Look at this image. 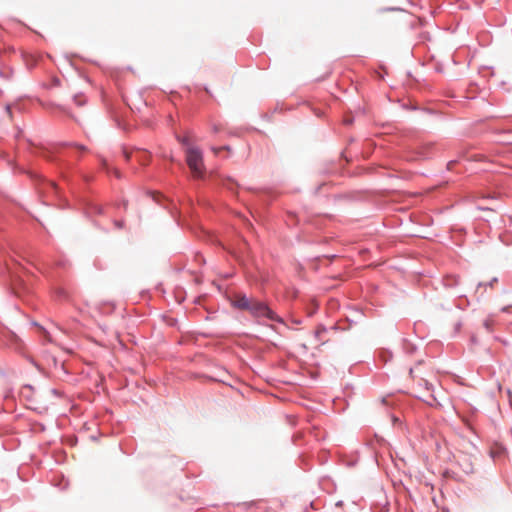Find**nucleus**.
Returning a JSON list of instances; mask_svg holds the SVG:
<instances>
[{
  "label": "nucleus",
  "instance_id": "nucleus-7",
  "mask_svg": "<svg viewBox=\"0 0 512 512\" xmlns=\"http://www.w3.org/2000/svg\"><path fill=\"white\" fill-rule=\"evenodd\" d=\"M74 146H75L77 149L81 150V151H86V150H87V148H86L85 146H83V145L75 144Z\"/></svg>",
  "mask_w": 512,
  "mask_h": 512
},
{
  "label": "nucleus",
  "instance_id": "nucleus-12",
  "mask_svg": "<svg viewBox=\"0 0 512 512\" xmlns=\"http://www.w3.org/2000/svg\"><path fill=\"white\" fill-rule=\"evenodd\" d=\"M183 144H188V139L187 138H184L182 140H180Z\"/></svg>",
  "mask_w": 512,
  "mask_h": 512
},
{
  "label": "nucleus",
  "instance_id": "nucleus-11",
  "mask_svg": "<svg viewBox=\"0 0 512 512\" xmlns=\"http://www.w3.org/2000/svg\"><path fill=\"white\" fill-rule=\"evenodd\" d=\"M113 171H114V174H115L117 177H120V173H119V171H118L117 169H114Z\"/></svg>",
  "mask_w": 512,
  "mask_h": 512
},
{
  "label": "nucleus",
  "instance_id": "nucleus-3",
  "mask_svg": "<svg viewBox=\"0 0 512 512\" xmlns=\"http://www.w3.org/2000/svg\"><path fill=\"white\" fill-rule=\"evenodd\" d=\"M253 298H248L245 295L237 294L235 295L232 303L236 308L242 310H249Z\"/></svg>",
  "mask_w": 512,
  "mask_h": 512
},
{
  "label": "nucleus",
  "instance_id": "nucleus-5",
  "mask_svg": "<svg viewBox=\"0 0 512 512\" xmlns=\"http://www.w3.org/2000/svg\"><path fill=\"white\" fill-rule=\"evenodd\" d=\"M74 101H75V103H76L77 105H79V106L83 105V104H84V102H85V100H83L81 97H78V96H76V97L74 98Z\"/></svg>",
  "mask_w": 512,
  "mask_h": 512
},
{
  "label": "nucleus",
  "instance_id": "nucleus-13",
  "mask_svg": "<svg viewBox=\"0 0 512 512\" xmlns=\"http://www.w3.org/2000/svg\"><path fill=\"white\" fill-rule=\"evenodd\" d=\"M6 110H7L8 114L11 116V109H10V106H7V107H6Z\"/></svg>",
  "mask_w": 512,
  "mask_h": 512
},
{
  "label": "nucleus",
  "instance_id": "nucleus-4",
  "mask_svg": "<svg viewBox=\"0 0 512 512\" xmlns=\"http://www.w3.org/2000/svg\"><path fill=\"white\" fill-rule=\"evenodd\" d=\"M493 325H494V320L490 317L486 318L483 321V326L487 329V331H492Z\"/></svg>",
  "mask_w": 512,
  "mask_h": 512
},
{
  "label": "nucleus",
  "instance_id": "nucleus-2",
  "mask_svg": "<svg viewBox=\"0 0 512 512\" xmlns=\"http://www.w3.org/2000/svg\"><path fill=\"white\" fill-rule=\"evenodd\" d=\"M248 311H250L256 317L265 316L271 320L276 319L273 311H271L264 303L255 299L252 300Z\"/></svg>",
  "mask_w": 512,
  "mask_h": 512
},
{
  "label": "nucleus",
  "instance_id": "nucleus-1",
  "mask_svg": "<svg viewBox=\"0 0 512 512\" xmlns=\"http://www.w3.org/2000/svg\"><path fill=\"white\" fill-rule=\"evenodd\" d=\"M186 162L195 178H202L204 175L203 155L199 148L189 147L186 150Z\"/></svg>",
  "mask_w": 512,
  "mask_h": 512
},
{
  "label": "nucleus",
  "instance_id": "nucleus-6",
  "mask_svg": "<svg viewBox=\"0 0 512 512\" xmlns=\"http://www.w3.org/2000/svg\"><path fill=\"white\" fill-rule=\"evenodd\" d=\"M230 148L228 146H223V147H220V148H213V151L215 154H218L220 151L222 150H229Z\"/></svg>",
  "mask_w": 512,
  "mask_h": 512
},
{
  "label": "nucleus",
  "instance_id": "nucleus-14",
  "mask_svg": "<svg viewBox=\"0 0 512 512\" xmlns=\"http://www.w3.org/2000/svg\"><path fill=\"white\" fill-rule=\"evenodd\" d=\"M322 331H325V328L318 329L317 333L319 334Z\"/></svg>",
  "mask_w": 512,
  "mask_h": 512
},
{
  "label": "nucleus",
  "instance_id": "nucleus-10",
  "mask_svg": "<svg viewBox=\"0 0 512 512\" xmlns=\"http://www.w3.org/2000/svg\"><path fill=\"white\" fill-rule=\"evenodd\" d=\"M47 185L49 186V188L53 189V190H56V185L55 183L53 182H48Z\"/></svg>",
  "mask_w": 512,
  "mask_h": 512
},
{
  "label": "nucleus",
  "instance_id": "nucleus-15",
  "mask_svg": "<svg viewBox=\"0 0 512 512\" xmlns=\"http://www.w3.org/2000/svg\"><path fill=\"white\" fill-rule=\"evenodd\" d=\"M116 224L118 227H122V225H123L122 222H117Z\"/></svg>",
  "mask_w": 512,
  "mask_h": 512
},
{
  "label": "nucleus",
  "instance_id": "nucleus-8",
  "mask_svg": "<svg viewBox=\"0 0 512 512\" xmlns=\"http://www.w3.org/2000/svg\"><path fill=\"white\" fill-rule=\"evenodd\" d=\"M123 154H124L126 160L130 159V153L126 149L123 150Z\"/></svg>",
  "mask_w": 512,
  "mask_h": 512
},
{
  "label": "nucleus",
  "instance_id": "nucleus-9",
  "mask_svg": "<svg viewBox=\"0 0 512 512\" xmlns=\"http://www.w3.org/2000/svg\"><path fill=\"white\" fill-rule=\"evenodd\" d=\"M102 165H103V167L107 170V172H109V171H110V170H109V167H108V164H107V162H106V160H102Z\"/></svg>",
  "mask_w": 512,
  "mask_h": 512
}]
</instances>
